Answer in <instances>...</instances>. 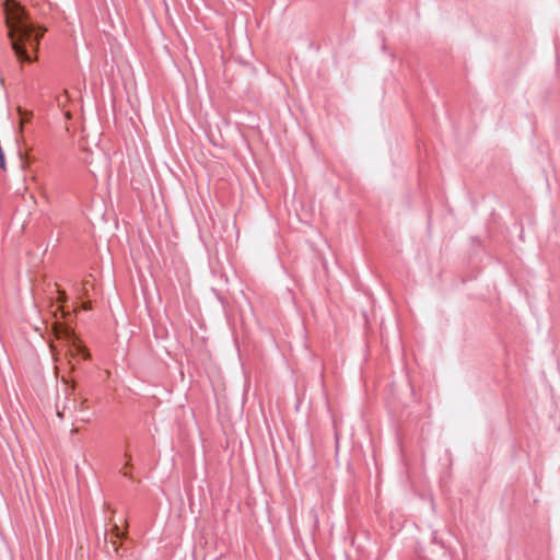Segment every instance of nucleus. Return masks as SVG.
I'll list each match as a JSON object with an SVG mask.
<instances>
[{"label": "nucleus", "instance_id": "9d476101", "mask_svg": "<svg viewBox=\"0 0 560 560\" xmlns=\"http://www.w3.org/2000/svg\"><path fill=\"white\" fill-rule=\"evenodd\" d=\"M3 158H4V155H3L2 149L0 148V160Z\"/></svg>", "mask_w": 560, "mask_h": 560}, {"label": "nucleus", "instance_id": "7ed1b4c3", "mask_svg": "<svg viewBox=\"0 0 560 560\" xmlns=\"http://www.w3.org/2000/svg\"><path fill=\"white\" fill-rule=\"evenodd\" d=\"M18 113L21 116L20 124H19V130L20 132L23 131L24 125L31 119L33 116V113L26 109H23L22 107H18Z\"/></svg>", "mask_w": 560, "mask_h": 560}, {"label": "nucleus", "instance_id": "6e6552de", "mask_svg": "<svg viewBox=\"0 0 560 560\" xmlns=\"http://www.w3.org/2000/svg\"><path fill=\"white\" fill-rule=\"evenodd\" d=\"M66 118H70V110H65Z\"/></svg>", "mask_w": 560, "mask_h": 560}, {"label": "nucleus", "instance_id": "20e7f679", "mask_svg": "<svg viewBox=\"0 0 560 560\" xmlns=\"http://www.w3.org/2000/svg\"><path fill=\"white\" fill-rule=\"evenodd\" d=\"M71 345H72V357L74 355V351H78V352H84L83 350V347L81 345H78L77 341H75V338H74V334L72 332V341H71Z\"/></svg>", "mask_w": 560, "mask_h": 560}, {"label": "nucleus", "instance_id": "423d86ee", "mask_svg": "<svg viewBox=\"0 0 560 560\" xmlns=\"http://www.w3.org/2000/svg\"><path fill=\"white\" fill-rule=\"evenodd\" d=\"M65 409H66V406H63V407H62V409H60L59 404H57V416H58L60 419H62V418H63Z\"/></svg>", "mask_w": 560, "mask_h": 560}, {"label": "nucleus", "instance_id": "39448f33", "mask_svg": "<svg viewBox=\"0 0 560 560\" xmlns=\"http://www.w3.org/2000/svg\"><path fill=\"white\" fill-rule=\"evenodd\" d=\"M57 102L60 107H65L67 103V91H65L63 95L57 97Z\"/></svg>", "mask_w": 560, "mask_h": 560}, {"label": "nucleus", "instance_id": "0eeeda50", "mask_svg": "<svg viewBox=\"0 0 560 560\" xmlns=\"http://www.w3.org/2000/svg\"><path fill=\"white\" fill-rule=\"evenodd\" d=\"M0 166H1L3 170L5 168L4 158L0 160Z\"/></svg>", "mask_w": 560, "mask_h": 560}, {"label": "nucleus", "instance_id": "f03ea898", "mask_svg": "<svg viewBox=\"0 0 560 560\" xmlns=\"http://www.w3.org/2000/svg\"><path fill=\"white\" fill-rule=\"evenodd\" d=\"M66 293L59 292V299L58 301L51 305L52 307V314L55 317V322L52 325L54 335L56 338L57 343L51 342L50 349L56 354L58 352V348L66 349L68 351V326L67 323L63 320L66 316L65 312V302H66Z\"/></svg>", "mask_w": 560, "mask_h": 560}, {"label": "nucleus", "instance_id": "1a4fd4ad", "mask_svg": "<svg viewBox=\"0 0 560 560\" xmlns=\"http://www.w3.org/2000/svg\"><path fill=\"white\" fill-rule=\"evenodd\" d=\"M3 158H4V155H3L2 149L0 148V160Z\"/></svg>", "mask_w": 560, "mask_h": 560}, {"label": "nucleus", "instance_id": "f257e3e1", "mask_svg": "<svg viewBox=\"0 0 560 560\" xmlns=\"http://www.w3.org/2000/svg\"><path fill=\"white\" fill-rule=\"evenodd\" d=\"M5 24L9 30L8 35L11 40V47L20 60L32 61L33 58L27 52L30 48L37 51L39 38L44 31L36 30L28 22V15L23 7L15 0H7L4 3Z\"/></svg>", "mask_w": 560, "mask_h": 560}]
</instances>
